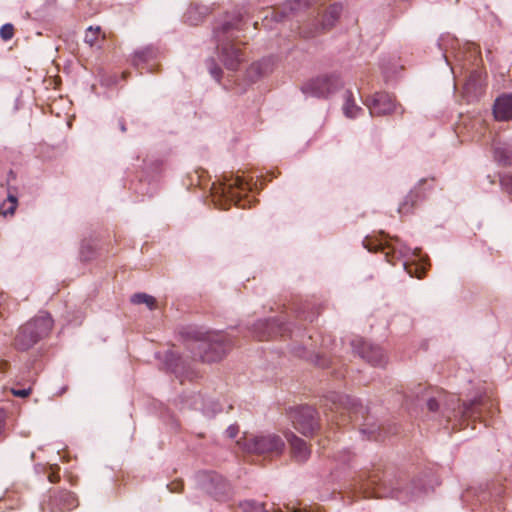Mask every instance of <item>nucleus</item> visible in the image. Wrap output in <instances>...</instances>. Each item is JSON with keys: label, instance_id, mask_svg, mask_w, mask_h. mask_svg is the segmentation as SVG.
Masks as SVG:
<instances>
[{"label": "nucleus", "instance_id": "obj_43", "mask_svg": "<svg viewBox=\"0 0 512 512\" xmlns=\"http://www.w3.org/2000/svg\"><path fill=\"white\" fill-rule=\"evenodd\" d=\"M427 407L430 411L435 412L439 408V403L435 398L432 397L427 400Z\"/></svg>", "mask_w": 512, "mask_h": 512}, {"label": "nucleus", "instance_id": "obj_12", "mask_svg": "<svg viewBox=\"0 0 512 512\" xmlns=\"http://www.w3.org/2000/svg\"><path fill=\"white\" fill-rule=\"evenodd\" d=\"M252 333L253 336L260 341L274 338L277 335L284 336L290 334V336H292L290 323H284L274 318L257 321L253 325Z\"/></svg>", "mask_w": 512, "mask_h": 512}, {"label": "nucleus", "instance_id": "obj_37", "mask_svg": "<svg viewBox=\"0 0 512 512\" xmlns=\"http://www.w3.org/2000/svg\"><path fill=\"white\" fill-rule=\"evenodd\" d=\"M403 266H404L406 272L411 277H416L418 279H421L425 274V268L423 266H419L417 264H409L406 262L403 263Z\"/></svg>", "mask_w": 512, "mask_h": 512}, {"label": "nucleus", "instance_id": "obj_14", "mask_svg": "<svg viewBox=\"0 0 512 512\" xmlns=\"http://www.w3.org/2000/svg\"><path fill=\"white\" fill-rule=\"evenodd\" d=\"M353 351L372 366L383 367L387 358L383 350L362 338L354 339L351 342Z\"/></svg>", "mask_w": 512, "mask_h": 512}, {"label": "nucleus", "instance_id": "obj_50", "mask_svg": "<svg viewBox=\"0 0 512 512\" xmlns=\"http://www.w3.org/2000/svg\"><path fill=\"white\" fill-rule=\"evenodd\" d=\"M305 512H307V511H305Z\"/></svg>", "mask_w": 512, "mask_h": 512}, {"label": "nucleus", "instance_id": "obj_23", "mask_svg": "<svg viewBox=\"0 0 512 512\" xmlns=\"http://www.w3.org/2000/svg\"><path fill=\"white\" fill-rule=\"evenodd\" d=\"M426 492V485L422 482V480H414L409 487L404 489H396L393 490L392 496L396 497L402 501H409L416 499L422 493Z\"/></svg>", "mask_w": 512, "mask_h": 512}, {"label": "nucleus", "instance_id": "obj_2", "mask_svg": "<svg viewBox=\"0 0 512 512\" xmlns=\"http://www.w3.org/2000/svg\"><path fill=\"white\" fill-rule=\"evenodd\" d=\"M242 21L243 14L238 11L230 19L215 26L213 30L219 57L225 68L231 71H237L244 61V54L233 43L236 37L235 33L241 29Z\"/></svg>", "mask_w": 512, "mask_h": 512}, {"label": "nucleus", "instance_id": "obj_7", "mask_svg": "<svg viewBox=\"0 0 512 512\" xmlns=\"http://www.w3.org/2000/svg\"><path fill=\"white\" fill-rule=\"evenodd\" d=\"M247 452L256 454L276 453L284 450L283 439L276 434L257 435L244 437L238 442Z\"/></svg>", "mask_w": 512, "mask_h": 512}, {"label": "nucleus", "instance_id": "obj_19", "mask_svg": "<svg viewBox=\"0 0 512 512\" xmlns=\"http://www.w3.org/2000/svg\"><path fill=\"white\" fill-rule=\"evenodd\" d=\"M285 437L291 446L293 458L301 463L307 461L310 457V449L306 442L291 431L286 432Z\"/></svg>", "mask_w": 512, "mask_h": 512}, {"label": "nucleus", "instance_id": "obj_26", "mask_svg": "<svg viewBox=\"0 0 512 512\" xmlns=\"http://www.w3.org/2000/svg\"><path fill=\"white\" fill-rule=\"evenodd\" d=\"M209 13L210 8L208 6L194 3L188 7L184 17L185 21L190 25H198Z\"/></svg>", "mask_w": 512, "mask_h": 512}, {"label": "nucleus", "instance_id": "obj_41", "mask_svg": "<svg viewBox=\"0 0 512 512\" xmlns=\"http://www.w3.org/2000/svg\"><path fill=\"white\" fill-rule=\"evenodd\" d=\"M32 391V388L31 387H28V388H12L11 389V392L14 396L16 397H21V398H24V397H27Z\"/></svg>", "mask_w": 512, "mask_h": 512}, {"label": "nucleus", "instance_id": "obj_10", "mask_svg": "<svg viewBox=\"0 0 512 512\" xmlns=\"http://www.w3.org/2000/svg\"><path fill=\"white\" fill-rule=\"evenodd\" d=\"M289 418L294 428L304 436L312 435L318 428V418L316 410L308 405L290 408Z\"/></svg>", "mask_w": 512, "mask_h": 512}, {"label": "nucleus", "instance_id": "obj_3", "mask_svg": "<svg viewBox=\"0 0 512 512\" xmlns=\"http://www.w3.org/2000/svg\"><path fill=\"white\" fill-rule=\"evenodd\" d=\"M328 399L336 409L342 408L349 413L350 418L357 422L362 421L359 431L363 439L379 441L385 437L383 429L373 420L368 408L359 399L336 392L331 393Z\"/></svg>", "mask_w": 512, "mask_h": 512}, {"label": "nucleus", "instance_id": "obj_42", "mask_svg": "<svg viewBox=\"0 0 512 512\" xmlns=\"http://www.w3.org/2000/svg\"><path fill=\"white\" fill-rule=\"evenodd\" d=\"M225 433L229 438L233 439L239 433V426L237 424H232L226 429Z\"/></svg>", "mask_w": 512, "mask_h": 512}, {"label": "nucleus", "instance_id": "obj_25", "mask_svg": "<svg viewBox=\"0 0 512 512\" xmlns=\"http://www.w3.org/2000/svg\"><path fill=\"white\" fill-rule=\"evenodd\" d=\"M493 158L502 167L512 166V143L504 142L494 146Z\"/></svg>", "mask_w": 512, "mask_h": 512}, {"label": "nucleus", "instance_id": "obj_4", "mask_svg": "<svg viewBox=\"0 0 512 512\" xmlns=\"http://www.w3.org/2000/svg\"><path fill=\"white\" fill-rule=\"evenodd\" d=\"M53 327V319L47 312H39L34 318L19 327L14 345L17 350L27 351L45 338Z\"/></svg>", "mask_w": 512, "mask_h": 512}, {"label": "nucleus", "instance_id": "obj_15", "mask_svg": "<svg viewBox=\"0 0 512 512\" xmlns=\"http://www.w3.org/2000/svg\"><path fill=\"white\" fill-rule=\"evenodd\" d=\"M372 116H382L393 113L397 104L395 97L386 92H377L365 101Z\"/></svg>", "mask_w": 512, "mask_h": 512}, {"label": "nucleus", "instance_id": "obj_28", "mask_svg": "<svg viewBox=\"0 0 512 512\" xmlns=\"http://www.w3.org/2000/svg\"><path fill=\"white\" fill-rule=\"evenodd\" d=\"M156 357L163 363L167 371L172 373H177L179 371L182 359L178 353L168 350L163 355L157 353Z\"/></svg>", "mask_w": 512, "mask_h": 512}, {"label": "nucleus", "instance_id": "obj_6", "mask_svg": "<svg viewBox=\"0 0 512 512\" xmlns=\"http://www.w3.org/2000/svg\"><path fill=\"white\" fill-rule=\"evenodd\" d=\"M343 87L338 73H326L313 77L301 86V91L312 97L327 99Z\"/></svg>", "mask_w": 512, "mask_h": 512}, {"label": "nucleus", "instance_id": "obj_38", "mask_svg": "<svg viewBox=\"0 0 512 512\" xmlns=\"http://www.w3.org/2000/svg\"><path fill=\"white\" fill-rule=\"evenodd\" d=\"M99 33H100V27H96L95 29L93 27H89L85 32V37H84L85 43H87L91 47L94 46L98 39Z\"/></svg>", "mask_w": 512, "mask_h": 512}, {"label": "nucleus", "instance_id": "obj_29", "mask_svg": "<svg viewBox=\"0 0 512 512\" xmlns=\"http://www.w3.org/2000/svg\"><path fill=\"white\" fill-rule=\"evenodd\" d=\"M193 399V408L202 410V412L208 417H213L221 411L220 405L217 402L212 401L209 404H206L200 394L193 395Z\"/></svg>", "mask_w": 512, "mask_h": 512}, {"label": "nucleus", "instance_id": "obj_44", "mask_svg": "<svg viewBox=\"0 0 512 512\" xmlns=\"http://www.w3.org/2000/svg\"><path fill=\"white\" fill-rule=\"evenodd\" d=\"M49 482L56 483L60 480V475L57 471H51L47 476Z\"/></svg>", "mask_w": 512, "mask_h": 512}, {"label": "nucleus", "instance_id": "obj_47", "mask_svg": "<svg viewBox=\"0 0 512 512\" xmlns=\"http://www.w3.org/2000/svg\"><path fill=\"white\" fill-rule=\"evenodd\" d=\"M363 243H364L365 248H367L369 251H373L375 249L374 247H372L369 244V242L364 241Z\"/></svg>", "mask_w": 512, "mask_h": 512}, {"label": "nucleus", "instance_id": "obj_48", "mask_svg": "<svg viewBox=\"0 0 512 512\" xmlns=\"http://www.w3.org/2000/svg\"><path fill=\"white\" fill-rule=\"evenodd\" d=\"M303 318L305 320H308V321L312 322L314 320L315 316L314 315H307V316H304Z\"/></svg>", "mask_w": 512, "mask_h": 512}, {"label": "nucleus", "instance_id": "obj_32", "mask_svg": "<svg viewBox=\"0 0 512 512\" xmlns=\"http://www.w3.org/2000/svg\"><path fill=\"white\" fill-rule=\"evenodd\" d=\"M17 204V197L9 193L7 199L2 204H0V214L5 217L12 216L15 213Z\"/></svg>", "mask_w": 512, "mask_h": 512}, {"label": "nucleus", "instance_id": "obj_8", "mask_svg": "<svg viewBox=\"0 0 512 512\" xmlns=\"http://www.w3.org/2000/svg\"><path fill=\"white\" fill-rule=\"evenodd\" d=\"M198 485L203 491L218 501L230 498L231 485L220 474L214 471H202L197 475Z\"/></svg>", "mask_w": 512, "mask_h": 512}, {"label": "nucleus", "instance_id": "obj_22", "mask_svg": "<svg viewBox=\"0 0 512 512\" xmlns=\"http://www.w3.org/2000/svg\"><path fill=\"white\" fill-rule=\"evenodd\" d=\"M463 88L469 100L477 99L483 92L482 74L477 70L471 71Z\"/></svg>", "mask_w": 512, "mask_h": 512}, {"label": "nucleus", "instance_id": "obj_49", "mask_svg": "<svg viewBox=\"0 0 512 512\" xmlns=\"http://www.w3.org/2000/svg\"><path fill=\"white\" fill-rule=\"evenodd\" d=\"M66 391V387L62 388L61 391L59 392V394L61 395L62 393H64Z\"/></svg>", "mask_w": 512, "mask_h": 512}, {"label": "nucleus", "instance_id": "obj_36", "mask_svg": "<svg viewBox=\"0 0 512 512\" xmlns=\"http://www.w3.org/2000/svg\"><path fill=\"white\" fill-rule=\"evenodd\" d=\"M207 69L210 73V75L217 81L220 82L223 71L221 67L217 64L216 60L214 58H208L206 60Z\"/></svg>", "mask_w": 512, "mask_h": 512}, {"label": "nucleus", "instance_id": "obj_11", "mask_svg": "<svg viewBox=\"0 0 512 512\" xmlns=\"http://www.w3.org/2000/svg\"><path fill=\"white\" fill-rule=\"evenodd\" d=\"M78 506L76 495L65 489H50L47 499L41 503V509L50 512H64L73 510Z\"/></svg>", "mask_w": 512, "mask_h": 512}, {"label": "nucleus", "instance_id": "obj_21", "mask_svg": "<svg viewBox=\"0 0 512 512\" xmlns=\"http://www.w3.org/2000/svg\"><path fill=\"white\" fill-rule=\"evenodd\" d=\"M482 404V397L474 398L469 402H462L457 400V409L453 408V416L462 419H469L476 417L480 414V406Z\"/></svg>", "mask_w": 512, "mask_h": 512}, {"label": "nucleus", "instance_id": "obj_31", "mask_svg": "<svg viewBox=\"0 0 512 512\" xmlns=\"http://www.w3.org/2000/svg\"><path fill=\"white\" fill-rule=\"evenodd\" d=\"M248 187H249V184L244 179L237 176L233 180V182L224 184L222 192L224 195H229L231 197V199L235 200L236 204H238L240 202V199H237V197L234 193V188H238L241 191H246L248 189Z\"/></svg>", "mask_w": 512, "mask_h": 512}, {"label": "nucleus", "instance_id": "obj_33", "mask_svg": "<svg viewBox=\"0 0 512 512\" xmlns=\"http://www.w3.org/2000/svg\"><path fill=\"white\" fill-rule=\"evenodd\" d=\"M130 300L136 305L145 304L150 310H154L156 307V299L146 293H135L131 296Z\"/></svg>", "mask_w": 512, "mask_h": 512}, {"label": "nucleus", "instance_id": "obj_17", "mask_svg": "<svg viewBox=\"0 0 512 512\" xmlns=\"http://www.w3.org/2000/svg\"><path fill=\"white\" fill-rule=\"evenodd\" d=\"M159 54V50L154 45H147L140 49H137L131 55V64L136 69H143L151 61L155 60Z\"/></svg>", "mask_w": 512, "mask_h": 512}, {"label": "nucleus", "instance_id": "obj_24", "mask_svg": "<svg viewBox=\"0 0 512 512\" xmlns=\"http://www.w3.org/2000/svg\"><path fill=\"white\" fill-rule=\"evenodd\" d=\"M382 479L376 472H372L367 476V479L362 484L365 497H384L385 492L381 490Z\"/></svg>", "mask_w": 512, "mask_h": 512}, {"label": "nucleus", "instance_id": "obj_18", "mask_svg": "<svg viewBox=\"0 0 512 512\" xmlns=\"http://www.w3.org/2000/svg\"><path fill=\"white\" fill-rule=\"evenodd\" d=\"M315 1L316 0H287L280 10H273L271 16L276 22H280L284 20L289 13L304 10Z\"/></svg>", "mask_w": 512, "mask_h": 512}, {"label": "nucleus", "instance_id": "obj_20", "mask_svg": "<svg viewBox=\"0 0 512 512\" xmlns=\"http://www.w3.org/2000/svg\"><path fill=\"white\" fill-rule=\"evenodd\" d=\"M493 114L498 121L512 119V94H502L496 98L493 106Z\"/></svg>", "mask_w": 512, "mask_h": 512}, {"label": "nucleus", "instance_id": "obj_16", "mask_svg": "<svg viewBox=\"0 0 512 512\" xmlns=\"http://www.w3.org/2000/svg\"><path fill=\"white\" fill-rule=\"evenodd\" d=\"M426 181V179H421L417 185L405 196L404 200L398 207V213L400 215L403 216L412 213L415 206L425 199L426 194L422 190V186L426 183Z\"/></svg>", "mask_w": 512, "mask_h": 512}, {"label": "nucleus", "instance_id": "obj_1", "mask_svg": "<svg viewBox=\"0 0 512 512\" xmlns=\"http://www.w3.org/2000/svg\"><path fill=\"white\" fill-rule=\"evenodd\" d=\"M179 334L185 341L193 342L189 349L193 357L202 362L213 363L222 360L233 345L227 335L206 331L202 327H182Z\"/></svg>", "mask_w": 512, "mask_h": 512}, {"label": "nucleus", "instance_id": "obj_30", "mask_svg": "<svg viewBox=\"0 0 512 512\" xmlns=\"http://www.w3.org/2000/svg\"><path fill=\"white\" fill-rule=\"evenodd\" d=\"M343 113L348 118L357 117L363 110L355 103V99L351 90L344 93Z\"/></svg>", "mask_w": 512, "mask_h": 512}, {"label": "nucleus", "instance_id": "obj_46", "mask_svg": "<svg viewBox=\"0 0 512 512\" xmlns=\"http://www.w3.org/2000/svg\"><path fill=\"white\" fill-rule=\"evenodd\" d=\"M5 426V414L2 410H0V435L3 433Z\"/></svg>", "mask_w": 512, "mask_h": 512}, {"label": "nucleus", "instance_id": "obj_45", "mask_svg": "<svg viewBox=\"0 0 512 512\" xmlns=\"http://www.w3.org/2000/svg\"><path fill=\"white\" fill-rule=\"evenodd\" d=\"M117 126H118V128L120 129V131L122 133L126 132V130H127L126 129V122H125V119L123 117H119L117 119Z\"/></svg>", "mask_w": 512, "mask_h": 512}, {"label": "nucleus", "instance_id": "obj_13", "mask_svg": "<svg viewBox=\"0 0 512 512\" xmlns=\"http://www.w3.org/2000/svg\"><path fill=\"white\" fill-rule=\"evenodd\" d=\"M342 12V5L334 3L329 6L321 22L313 23L311 26H305L300 29V35L305 39H311L317 35L330 30Z\"/></svg>", "mask_w": 512, "mask_h": 512}, {"label": "nucleus", "instance_id": "obj_27", "mask_svg": "<svg viewBox=\"0 0 512 512\" xmlns=\"http://www.w3.org/2000/svg\"><path fill=\"white\" fill-rule=\"evenodd\" d=\"M269 71V61L261 60L252 63L245 72V78L248 85L258 81Z\"/></svg>", "mask_w": 512, "mask_h": 512}, {"label": "nucleus", "instance_id": "obj_39", "mask_svg": "<svg viewBox=\"0 0 512 512\" xmlns=\"http://www.w3.org/2000/svg\"><path fill=\"white\" fill-rule=\"evenodd\" d=\"M14 36V26L11 23L4 24L0 29V37L4 41L11 40Z\"/></svg>", "mask_w": 512, "mask_h": 512}, {"label": "nucleus", "instance_id": "obj_40", "mask_svg": "<svg viewBox=\"0 0 512 512\" xmlns=\"http://www.w3.org/2000/svg\"><path fill=\"white\" fill-rule=\"evenodd\" d=\"M351 458H352V453L349 449H345V450L339 452L337 454V456H335L336 461L343 463V464H348L350 462Z\"/></svg>", "mask_w": 512, "mask_h": 512}, {"label": "nucleus", "instance_id": "obj_5", "mask_svg": "<svg viewBox=\"0 0 512 512\" xmlns=\"http://www.w3.org/2000/svg\"><path fill=\"white\" fill-rule=\"evenodd\" d=\"M437 44L439 49L443 52L442 56L448 65H450L449 54L453 55L462 68L474 64L480 54L477 45L467 43L463 47H460L458 39L449 34L442 35Z\"/></svg>", "mask_w": 512, "mask_h": 512}, {"label": "nucleus", "instance_id": "obj_9", "mask_svg": "<svg viewBox=\"0 0 512 512\" xmlns=\"http://www.w3.org/2000/svg\"><path fill=\"white\" fill-rule=\"evenodd\" d=\"M506 493V488L499 482L493 481L492 483L479 484L476 487L468 488L462 495V500L469 503L472 507L478 503H484L492 498H498Z\"/></svg>", "mask_w": 512, "mask_h": 512}, {"label": "nucleus", "instance_id": "obj_35", "mask_svg": "<svg viewBox=\"0 0 512 512\" xmlns=\"http://www.w3.org/2000/svg\"><path fill=\"white\" fill-rule=\"evenodd\" d=\"M498 177L502 191L509 195H512V172L499 173Z\"/></svg>", "mask_w": 512, "mask_h": 512}, {"label": "nucleus", "instance_id": "obj_34", "mask_svg": "<svg viewBox=\"0 0 512 512\" xmlns=\"http://www.w3.org/2000/svg\"><path fill=\"white\" fill-rule=\"evenodd\" d=\"M239 507L243 512H268L264 503L255 500H245L239 503Z\"/></svg>", "mask_w": 512, "mask_h": 512}]
</instances>
